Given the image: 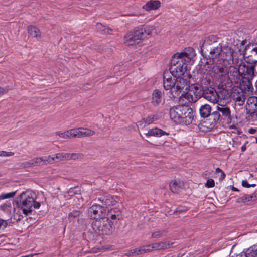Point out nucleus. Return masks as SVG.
I'll list each match as a JSON object with an SVG mask.
<instances>
[{
	"label": "nucleus",
	"instance_id": "obj_1",
	"mask_svg": "<svg viewBox=\"0 0 257 257\" xmlns=\"http://www.w3.org/2000/svg\"><path fill=\"white\" fill-rule=\"evenodd\" d=\"M201 47L200 59L199 66L200 68H206L214 64L215 60L218 59L222 51V44L217 41V38L211 35L203 42Z\"/></svg>",
	"mask_w": 257,
	"mask_h": 257
},
{
	"label": "nucleus",
	"instance_id": "obj_2",
	"mask_svg": "<svg viewBox=\"0 0 257 257\" xmlns=\"http://www.w3.org/2000/svg\"><path fill=\"white\" fill-rule=\"evenodd\" d=\"M196 56L192 47L185 48L180 53L174 54L170 62L169 71L174 77L183 76L187 70V64Z\"/></svg>",
	"mask_w": 257,
	"mask_h": 257
},
{
	"label": "nucleus",
	"instance_id": "obj_3",
	"mask_svg": "<svg viewBox=\"0 0 257 257\" xmlns=\"http://www.w3.org/2000/svg\"><path fill=\"white\" fill-rule=\"evenodd\" d=\"M169 114L174 122L186 125L192 123L194 118L193 109L187 105H179L170 108Z\"/></svg>",
	"mask_w": 257,
	"mask_h": 257
},
{
	"label": "nucleus",
	"instance_id": "obj_4",
	"mask_svg": "<svg viewBox=\"0 0 257 257\" xmlns=\"http://www.w3.org/2000/svg\"><path fill=\"white\" fill-rule=\"evenodd\" d=\"M35 199L36 194L32 191H26L21 194L17 204L23 214L28 215L32 212L33 208L38 209L40 207V203L36 202Z\"/></svg>",
	"mask_w": 257,
	"mask_h": 257
},
{
	"label": "nucleus",
	"instance_id": "obj_5",
	"mask_svg": "<svg viewBox=\"0 0 257 257\" xmlns=\"http://www.w3.org/2000/svg\"><path fill=\"white\" fill-rule=\"evenodd\" d=\"M227 121V123H231L232 117L230 108L226 105L218 103L216 110L213 111L208 119L209 125L207 126L209 128H213L219 122Z\"/></svg>",
	"mask_w": 257,
	"mask_h": 257
},
{
	"label": "nucleus",
	"instance_id": "obj_6",
	"mask_svg": "<svg viewBox=\"0 0 257 257\" xmlns=\"http://www.w3.org/2000/svg\"><path fill=\"white\" fill-rule=\"evenodd\" d=\"M151 34L150 29L143 26L135 28L133 31L126 34L124 37V43L128 46L138 44L141 40L146 38Z\"/></svg>",
	"mask_w": 257,
	"mask_h": 257
},
{
	"label": "nucleus",
	"instance_id": "obj_7",
	"mask_svg": "<svg viewBox=\"0 0 257 257\" xmlns=\"http://www.w3.org/2000/svg\"><path fill=\"white\" fill-rule=\"evenodd\" d=\"M92 227L94 231L99 235H110L114 230V221H110L108 217L94 220Z\"/></svg>",
	"mask_w": 257,
	"mask_h": 257
},
{
	"label": "nucleus",
	"instance_id": "obj_8",
	"mask_svg": "<svg viewBox=\"0 0 257 257\" xmlns=\"http://www.w3.org/2000/svg\"><path fill=\"white\" fill-rule=\"evenodd\" d=\"M175 87L172 94L174 98L180 97L185 95L190 90V86L186 79L181 76L175 77Z\"/></svg>",
	"mask_w": 257,
	"mask_h": 257
},
{
	"label": "nucleus",
	"instance_id": "obj_9",
	"mask_svg": "<svg viewBox=\"0 0 257 257\" xmlns=\"http://www.w3.org/2000/svg\"><path fill=\"white\" fill-rule=\"evenodd\" d=\"M248 114L250 116V120H254L257 118V97L251 96L248 98L246 106Z\"/></svg>",
	"mask_w": 257,
	"mask_h": 257
},
{
	"label": "nucleus",
	"instance_id": "obj_10",
	"mask_svg": "<svg viewBox=\"0 0 257 257\" xmlns=\"http://www.w3.org/2000/svg\"><path fill=\"white\" fill-rule=\"evenodd\" d=\"M240 70L242 77L253 78L257 74L255 68L256 66L246 64L245 62H241L239 65Z\"/></svg>",
	"mask_w": 257,
	"mask_h": 257
},
{
	"label": "nucleus",
	"instance_id": "obj_11",
	"mask_svg": "<svg viewBox=\"0 0 257 257\" xmlns=\"http://www.w3.org/2000/svg\"><path fill=\"white\" fill-rule=\"evenodd\" d=\"M239 65L237 68L235 66H230L228 67V71L226 74H228V79L232 83L236 84L239 83L242 77Z\"/></svg>",
	"mask_w": 257,
	"mask_h": 257
},
{
	"label": "nucleus",
	"instance_id": "obj_12",
	"mask_svg": "<svg viewBox=\"0 0 257 257\" xmlns=\"http://www.w3.org/2000/svg\"><path fill=\"white\" fill-rule=\"evenodd\" d=\"M210 66L211 67L208 68V66H206V68H201L206 70H210L211 69L212 72L216 74H226L228 71V67L223 61L215 62L214 64Z\"/></svg>",
	"mask_w": 257,
	"mask_h": 257
},
{
	"label": "nucleus",
	"instance_id": "obj_13",
	"mask_svg": "<svg viewBox=\"0 0 257 257\" xmlns=\"http://www.w3.org/2000/svg\"><path fill=\"white\" fill-rule=\"evenodd\" d=\"M203 97L213 103H217L219 98V94L212 87H205L204 94Z\"/></svg>",
	"mask_w": 257,
	"mask_h": 257
},
{
	"label": "nucleus",
	"instance_id": "obj_14",
	"mask_svg": "<svg viewBox=\"0 0 257 257\" xmlns=\"http://www.w3.org/2000/svg\"><path fill=\"white\" fill-rule=\"evenodd\" d=\"M105 207L99 205H92L88 210V212L90 214L91 217L94 220L97 218L105 217Z\"/></svg>",
	"mask_w": 257,
	"mask_h": 257
},
{
	"label": "nucleus",
	"instance_id": "obj_15",
	"mask_svg": "<svg viewBox=\"0 0 257 257\" xmlns=\"http://www.w3.org/2000/svg\"><path fill=\"white\" fill-rule=\"evenodd\" d=\"M203 80L202 81L201 84L196 83L192 85L190 88L193 91V93L195 95V100L196 101L199 98L203 97V94H204L205 87L203 85Z\"/></svg>",
	"mask_w": 257,
	"mask_h": 257
},
{
	"label": "nucleus",
	"instance_id": "obj_16",
	"mask_svg": "<svg viewBox=\"0 0 257 257\" xmlns=\"http://www.w3.org/2000/svg\"><path fill=\"white\" fill-rule=\"evenodd\" d=\"M121 212L118 208H114L107 212V217L110 221H114V224L117 223V220L121 219Z\"/></svg>",
	"mask_w": 257,
	"mask_h": 257
},
{
	"label": "nucleus",
	"instance_id": "obj_17",
	"mask_svg": "<svg viewBox=\"0 0 257 257\" xmlns=\"http://www.w3.org/2000/svg\"><path fill=\"white\" fill-rule=\"evenodd\" d=\"M253 78H246L245 77H241L239 81L240 89L244 91H250L253 89V86L251 83V80Z\"/></svg>",
	"mask_w": 257,
	"mask_h": 257
},
{
	"label": "nucleus",
	"instance_id": "obj_18",
	"mask_svg": "<svg viewBox=\"0 0 257 257\" xmlns=\"http://www.w3.org/2000/svg\"><path fill=\"white\" fill-rule=\"evenodd\" d=\"M211 107L210 105L205 104L201 106L199 109V113L200 116L202 118H208L207 120L208 123L209 124L208 119H210V116L212 115L211 112Z\"/></svg>",
	"mask_w": 257,
	"mask_h": 257
},
{
	"label": "nucleus",
	"instance_id": "obj_19",
	"mask_svg": "<svg viewBox=\"0 0 257 257\" xmlns=\"http://www.w3.org/2000/svg\"><path fill=\"white\" fill-rule=\"evenodd\" d=\"M99 200L101 202L103 207H106L114 205L117 202L114 197L110 195L101 196L99 198Z\"/></svg>",
	"mask_w": 257,
	"mask_h": 257
},
{
	"label": "nucleus",
	"instance_id": "obj_20",
	"mask_svg": "<svg viewBox=\"0 0 257 257\" xmlns=\"http://www.w3.org/2000/svg\"><path fill=\"white\" fill-rule=\"evenodd\" d=\"M161 3L158 0H150L143 6L146 11L155 10L160 7Z\"/></svg>",
	"mask_w": 257,
	"mask_h": 257
},
{
	"label": "nucleus",
	"instance_id": "obj_21",
	"mask_svg": "<svg viewBox=\"0 0 257 257\" xmlns=\"http://www.w3.org/2000/svg\"><path fill=\"white\" fill-rule=\"evenodd\" d=\"M169 133L163 131L159 128H153L148 130V132L145 134V135L148 137L155 136L161 137L163 135H168Z\"/></svg>",
	"mask_w": 257,
	"mask_h": 257
},
{
	"label": "nucleus",
	"instance_id": "obj_22",
	"mask_svg": "<svg viewBox=\"0 0 257 257\" xmlns=\"http://www.w3.org/2000/svg\"><path fill=\"white\" fill-rule=\"evenodd\" d=\"M175 242L170 241H163L154 243L155 250H164L169 248Z\"/></svg>",
	"mask_w": 257,
	"mask_h": 257
},
{
	"label": "nucleus",
	"instance_id": "obj_23",
	"mask_svg": "<svg viewBox=\"0 0 257 257\" xmlns=\"http://www.w3.org/2000/svg\"><path fill=\"white\" fill-rule=\"evenodd\" d=\"M162 102V92L158 89H155L152 94V103L155 105H158Z\"/></svg>",
	"mask_w": 257,
	"mask_h": 257
},
{
	"label": "nucleus",
	"instance_id": "obj_24",
	"mask_svg": "<svg viewBox=\"0 0 257 257\" xmlns=\"http://www.w3.org/2000/svg\"><path fill=\"white\" fill-rule=\"evenodd\" d=\"M257 199V194H252L251 195H245L237 199L238 203H245L250 201H255Z\"/></svg>",
	"mask_w": 257,
	"mask_h": 257
},
{
	"label": "nucleus",
	"instance_id": "obj_25",
	"mask_svg": "<svg viewBox=\"0 0 257 257\" xmlns=\"http://www.w3.org/2000/svg\"><path fill=\"white\" fill-rule=\"evenodd\" d=\"M28 30L30 35H31L32 37L36 38L37 40H39L40 39H41V32L39 29L35 26H29Z\"/></svg>",
	"mask_w": 257,
	"mask_h": 257
},
{
	"label": "nucleus",
	"instance_id": "obj_26",
	"mask_svg": "<svg viewBox=\"0 0 257 257\" xmlns=\"http://www.w3.org/2000/svg\"><path fill=\"white\" fill-rule=\"evenodd\" d=\"M164 88L165 90H170L171 92L172 89H175V79L170 77L169 80H163Z\"/></svg>",
	"mask_w": 257,
	"mask_h": 257
},
{
	"label": "nucleus",
	"instance_id": "obj_27",
	"mask_svg": "<svg viewBox=\"0 0 257 257\" xmlns=\"http://www.w3.org/2000/svg\"><path fill=\"white\" fill-rule=\"evenodd\" d=\"M182 183L177 180H173L170 184L171 190L174 193H177L181 188Z\"/></svg>",
	"mask_w": 257,
	"mask_h": 257
},
{
	"label": "nucleus",
	"instance_id": "obj_28",
	"mask_svg": "<svg viewBox=\"0 0 257 257\" xmlns=\"http://www.w3.org/2000/svg\"><path fill=\"white\" fill-rule=\"evenodd\" d=\"M158 119L159 116L157 114L151 115L147 116L145 118H143L142 120L140 121V122H142V123H145V125H148L152 123L154 121L157 120Z\"/></svg>",
	"mask_w": 257,
	"mask_h": 257
},
{
	"label": "nucleus",
	"instance_id": "obj_29",
	"mask_svg": "<svg viewBox=\"0 0 257 257\" xmlns=\"http://www.w3.org/2000/svg\"><path fill=\"white\" fill-rule=\"evenodd\" d=\"M79 137L90 136L94 135L95 132L88 128H79Z\"/></svg>",
	"mask_w": 257,
	"mask_h": 257
},
{
	"label": "nucleus",
	"instance_id": "obj_30",
	"mask_svg": "<svg viewBox=\"0 0 257 257\" xmlns=\"http://www.w3.org/2000/svg\"><path fill=\"white\" fill-rule=\"evenodd\" d=\"M233 53V52L230 47L228 46L224 47H222V51L221 52V54L223 55V57L225 55L226 57V58H225V59L231 58L232 56Z\"/></svg>",
	"mask_w": 257,
	"mask_h": 257
},
{
	"label": "nucleus",
	"instance_id": "obj_31",
	"mask_svg": "<svg viewBox=\"0 0 257 257\" xmlns=\"http://www.w3.org/2000/svg\"><path fill=\"white\" fill-rule=\"evenodd\" d=\"M168 232L167 230H156L152 233L151 238L153 239L160 238L163 236L164 234Z\"/></svg>",
	"mask_w": 257,
	"mask_h": 257
},
{
	"label": "nucleus",
	"instance_id": "obj_32",
	"mask_svg": "<svg viewBox=\"0 0 257 257\" xmlns=\"http://www.w3.org/2000/svg\"><path fill=\"white\" fill-rule=\"evenodd\" d=\"M96 28L97 30L102 34H110L109 31H112V30L110 28H106L101 23L97 24Z\"/></svg>",
	"mask_w": 257,
	"mask_h": 257
},
{
	"label": "nucleus",
	"instance_id": "obj_33",
	"mask_svg": "<svg viewBox=\"0 0 257 257\" xmlns=\"http://www.w3.org/2000/svg\"><path fill=\"white\" fill-rule=\"evenodd\" d=\"M251 47V53L252 54H254L255 55H257V43H252V44H249L247 45L244 48L243 56L245 57L246 55V51Z\"/></svg>",
	"mask_w": 257,
	"mask_h": 257
},
{
	"label": "nucleus",
	"instance_id": "obj_34",
	"mask_svg": "<svg viewBox=\"0 0 257 257\" xmlns=\"http://www.w3.org/2000/svg\"><path fill=\"white\" fill-rule=\"evenodd\" d=\"M248 257H257V246H252L246 250Z\"/></svg>",
	"mask_w": 257,
	"mask_h": 257
},
{
	"label": "nucleus",
	"instance_id": "obj_35",
	"mask_svg": "<svg viewBox=\"0 0 257 257\" xmlns=\"http://www.w3.org/2000/svg\"><path fill=\"white\" fill-rule=\"evenodd\" d=\"M42 160V165H47L48 163L51 164L55 160V157L51 156H43L40 157Z\"/></svg>",
	"mask_w": 257,
	"mask_h": 257
},
{
	"label": "nucleus",
	"instance_id": "obj_36",
	"mask_svg": "<svg viewBox=\"0 0 257 257\" xmlns=\"http://www.w3.org/2000/svg\"><path fill=\"white\" fill-rule=\"evenodd\" d=\"M245 61L246 64H250V65H253L254 66L257 65V60L253 58L252 55L246 56Z\"/></svg>",
	"mask_w": 257,
	"mask_h": 257
},
{
	"label": "nucleus",
	"instance_id": "obj_37",
	"mask_svg": "<svg viewBox=\"0 0 257 257\" xmlns=\"http://www.w3.org/2000/svg\"><path fill=\"white\" fill-rule=\"evenodd\" d=\"M42 160L40 157L35 158L33 159L29 160L31 167L38 166L42 165Z\"/></svg>",
	"mask_w": 257,
	"mask_h": 257
},
{
	"label": "nucleus",
	"instance_id": "obj_38",
	"mask_svg": "<svg viewBox=\"0 0 257 257\" xmlns=\"http://www.w3.org/2000/svg\"><path fill=\"white\" fill-rule=\"evenodd\" d=\"M71 138L79 137V128H76L69 130Z\"/></svg>",
	"mask_w": 257,
	"mask_h": 257
},
{
	"label": "nucleus",
	"instance_id": "obj_39",
	"mask_svg": "<svg viewBox=\"0 0 257 257\" xmlns=\"http://www.w3.org/2000/svg\"><path fill=\"white\" fill-rule=\"evenodd\" d=\"M56 134L58 135L60 137L63 138H70L71 136L70 134L69 130L67 131L64 132H56Z\"/></svg>",
	"mask_w": 257,
	"mask_h": 257
},
{
	"label": "nucleus",
	"instance_id": "obj_40",
	"mask_svg": "<svg viewBox=\"0 0 257 257\" xmlns=\"http://www.w3.org/2000/svg\"><path fill=\"white\" fill-rule=\"evenodd\" d=\"M217 93L219 94V98L220 97L221 99H224L228 97V91H227V90H226L225 89L220 90Z\"/></svg>",
	"mask_w": 257,
	"mask_h": 257
},
{
	"label": "nucleus",
	"instance_id": "obj_41",
	"mask_svg": "<svg viewBox=\"0 0 257 257\" xmlns=\"http://www.w3.org/2000/svg\"><path fill=\"white\" fill-rule=\"evenodd\" d=\"M71 159L75 160L83 158L84 155L82 153H71Z\"/></svg>",
	"mask_w": 257,
	"mask_h": 257
},
{
	"label": "nucleus",
	"instance_id": "obj_42",
	"mask_svg": "<svg viewBox=\"0 0 257 257\" xmlns=\"http://www.w3.org/2000/svg\"><path fill=\"white\" fill-rule=\"evenodd\" d=\"M16 194V192H12L7 194H3L0 195V199H4L13 197Z\"/></svg>",
	"mask_w": 257,
	"mask_h": 257
},
{
	"label": "nucleus",
	"instance_id": "obj_43",
	"mask_svg": "<svg viewBox=\"0 0 257 257\" xmlns=\"http://www.w3.org/2000/svg\"><path fill=\"white\" fill-rule=\"evenodd\" d=\"M245 95H242V96H237V97H236V98H235V100L236 102H238V104L239 105H243L244 103V102L245 101Z\"/></svg>",
	"mask_w": 257,
	"mask_h": 257
},
{
	"label": "nucleus",
	"instance_id": "obj_44",
	"mask_svg": "<svg viewBox=\"0 0 257 257\" xmlns=\"http://www.w3.org/2000/svg\"><path fill=\"white\" fill-rule=\"evenodd\" d=\"M215 182L214 181L211 179H208L205 184V186L207 188H211L214 186Z\"/></svg>",
	"mask_w": 257,
	"mask_h": 257
},
{
	"label": "nucleus",
	"instance_id": "obj_45",
	"mask_svg": "<svg viewBox=\"0 0 257 257\" xmlns=\"http://www.w3.org/2000/svg\"><path fill=\"white\" fill-rule=\"evenodd\" d=\"M230 255V257H248L246 251V252H242L238 254H233V251H231Z\"/></svg>",
	"mask_w": 257,
	"mask_h": 257
},
{
	"label": "nucleus",
	"instance_id": "obj_46",
	"mask_svg": "<svg viewBox=\"0 0 257 257\" xmlns=\"http://www.w3.org/2000/svg\"><path fill=\"white\" fill-rule=\"evenodd\" d=\"M242 185L244 187L249 188L250 187H255V184H249L246 180H244L242 182Z\"/></svg>",
	"mask_w": 257,
	"mask_h": 257
},
{
	"label": "nucleus",
	"instance_id": "obj_47",
	"mask_svg": "<svg viewBox=\"0 0 257 257\" xmlns=\"http://www.w3.org/2000/svg\"><path fill=\"white\" fill-rule=\"evenodd\" d=\"M7 225V222L6 220L0 219V229H4Z\"/></svg>",
	"mask_w": 257,
	"mask_h": 257
},
{
	"label": "nucleus",
	"instance_id": "obj_48",
	"mask_svg": "<svg viewBox=\"0 0 257 257\" xmlns=\"http://www.w3.org/2000/svg\"><path fill=\"white\" fill-rule=\"evenodd\" d=\"M170 71L169 72L165 71L163 73V80L170 79V77H172L170 76Z\"/></svg>",
	"mask_w": 257,
	"mask_h": 257
},
{
	"label": "nucleus",
	"instance_id": "obj_49",
	"mask_svg": "<svg viewBox=\"0 0 257 257\" xmlns=\"http://www.w3.org/2000/svg\"><path fill=\"white\" fill-rule=\"evenodd\" d=\"M214 175L216 174L220 173V177H225L224 172L219 168H217L215 170V171H214Z\"/></svg>",
	"mask_w": 257,
	"mask_h": 257
},
{
	"label": "nucleus",
	"instance_id": "obj_50",
	"mask_svg": "<svg viewBox=\"0 0 257 257\" xmlns=\"http://www.w3.org/2000/svg\"><path fill=\"white\" fill-rule=\"evenodd\" d=\"M60 160H64V153H60L56 154L55 159Z\"/></svg>",
	"mask_w": 257,
	"mask_h": 257
},
{
	"label": "nucleus",
	"instance_id": "obj_51",
	"mask_svg": "<svg viewBox=\"0 0 257 257\" xmlns=\"http://www.w3.org/2000/svg\"><path fill=\"white\" fill-rule=\"evenodd\" d=\"M154 243L152 244H150L146 245V250L147 252H150L152 251L153 250H155V248H154Z\"/></svg>",
	"mask_w": 257,
	"mask_h": 257
},
{
	"label": "nucleus",
	"instance_id": "obj_52",
	"mask_svg": "<svg viewBox=\"0 0 257 257\" xmlns=\"http://www.w3.org/2000/svg\"><path fill=\"white\" fill-rule=\"evenodd\" d=\"M188 208H186L185 209H181L179 208H177L174 212V214H178L181 213L184 211H187Z\"/></svg>",
	"mask_w": 257,
	"mask_h": 257
},
{
	"label": "nucleus",
	"instance_id": "obj_53",
	"mask_svg": "<svg viewBox=\"0 0 257 257\" xmlns=\"http://www.w3.org/2000/svg\"><path fill=\"white\" fill-rule=\"evenodd\" d=\"M71 159V153H64V160H69Z\"/></svg>",
	"mask_w": 257,
	"mask_h": 257
},
{
	"label": "nucleus",
	"instance_id": "obj_54",
	"mask_svg": "<svg viewBox=\"0 0 257 257\" xmlns=\"http://www.w3.org/2000/svg\"><path fill=\"white\" fill-rule=\"evenodd\" d=\"M204 175H205V176L209 175V176H213L214 175V172L213 171L207 170L205 172Z\"/></svg>",
	"mask_w": 257,
	"mask_h": 257
},
{
	"label": "nucleus",
	"instance_id": "obj_55",
	"mask_svg": "<svg viewBox=\"0 0 257 257\" xmlns=\"http://www.w3.org/2000/svg\"><path fill=\"white\" fill-rule=\"evenodd\" d=\"M134 255L141 254L140 248L133 249Z\"/></svg>",
	"mask_w": 257,
	"mask_h": 257
},
{
	"label": "nucleus",
	"instance_id": "obj_56",
	"mask_svg": "<svg viewBox=\"0 0 257 257\" xmlns=\"http://www.w3.org/2000/svg\"><path fill=\"white\" fill-rule=\"evenodd\" d=\"M8 89L7 88H3L0 87V96L8 92Z\"/></svg>",
	"mask_w": 257,
	"mask_h": 257
},
{
	"label": "nucleus",
	"instance_id": "obj_57",
	"mask_svg": "<svg viewBox=\"0 0 257 257\" xmlns=\"http://www.w3.org/2000/svg\"><path fill=\"white\" fill-rule=\"evenodd\" d=\"M146 246H143L140 248L141 254H143L147 252Z\"/></svg>",
	"mask_w": 257,
	"mask_h": 257
},
{
	"label": "nucleus",
	"instance_id": "obj_58",
	"mask_svg": "<svg viewBox=\"0 0 257 257\" xmlns=\"http://www.w3.org/2000/svg\"><path fill=\"white\" fill-rule=\"evenodd\" d=\"M22 165L24 166V167L25 168H28V167H30L31 166H30V162H29V161H27V162H24L23 164H22Z\"/></svg>",
	"mask_w": 257,
	"mask_h": 257
},
{
	"label": "nucleus",
	"instance_id": "obj_59",
	"mask_svg": "<svg viewBox=\"0 0 257 257\" xmlns=\"http://www.w3.org/2000/svg\"><path fill=\"white\" fill-rule=\"evenodd\" d=\"M256 129L253 128H250L248 130V133L251 134H253L256 132Z\"/></svg>",
	"mask_w": 257,
	"mask_h": 257
},
{
	"label": "nucleus",
	"instance_id": "obj_60",
	"mask_svg": "<svg viewBox=\"0 0 257 257\" xmlns=\"http://www.w3.org/2000/svg\"><path fill=\"white\" fill-rule=\"evenodd\" d=\"M125 255H127V256L134 255L133 249L130 250L127 252H126L125 253Z\"/></svg>",
	"mask_w": 257,
	"mask_h": 257
},
{
	"label": "nucleus",
	"instance_id": "obj_61",
	"mask_svg": "<svg viewBox=\"0 0 257 257\" xmlns=\"http://www.w3.org/2000/svg\"><path fill=\"white\" fill-rule=\"evenodd\" d=\"M78 215V212L77 211L74 212L73 213H71L69 214V216H73L74 217H75Z\"/></svg>",
	"mask_w": 257,
	"mask_h": 257
},
{
	"label": "nucleus",
	"instance_id": "obj_62",
	"mask_svg": "<svg viewBox=\"0 0 257 257\" xmlns=\"http://www.w3.org/2000/svg\"><path fill=\"white\" fill-rule=\"evenodd\" d=\"M6 155H7V152L3 151L0 152L1 156H6Z\"/></svg>",
	"mask_w": 257,
	"mask_h": 257
},
{
	"label": "nucleus",
	"instance_id": "obj_63",
	"mask_svg": "<svg viewBox=\"0 0 257 257\" xmlns=\"http://www.w3.org/2000/svg\"><path fill=\"white\" fill-rule=\"evenodd\" d=\"M241 150L242 152H244L245 151H246V146H245L244 145L243 146H242V147L241 148Z\"/></svg>",
	"mask_w": 257,
	"mask_h": 257
},
{
	"label": "nucleus",
	"instance_id": "obj_64",
	"mask_svg": "<svg viewBox=\"0 0 257 257\" xmlns=\"http://www.w3.org/2000/svg\"><path fill=\"white\" fill-rule=\"evenodd\" d=\"M229 187H230L231 188L232 191H237V192L239 191V190L237 188H236L234 187L233 186H230Z\"/></svg>",
	"mask_w": 257,
	"mask_h": 257
}]
</instances>
